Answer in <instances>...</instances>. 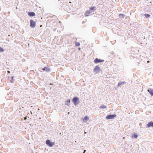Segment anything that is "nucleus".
<instances>
[{"instance_id":"25","label":"nucleus","mask_w":153,"mask_h":153,"mask_svg":"<svg viewBox=\"0 0 153 153\" xmlns=\"http://www.w3.org/2000/svg\"><path fill=\"white\" fill-rule=\"evenodd\" d=\"M85 152V150L84 151V153Z\"/></svg>"},{"instance_id":"20","label":"nucleus","mask_w":153,"mask_h":153,"mask_svg":"<svg viewBox=\"0 0 153 153\" xmlns=\"http://www.w3.org/2000/svg\"><path fill=\"white\" fill-rule=\"evenodd\" d=\"M137 136H138V135L136 134H134V135L133 136V137L135 138H136L137 137Z\"/></svg>"},{"instance_id":"2","label":"nucleus","mask_w":153,"mask_h":153,"mask_svg":"<svg viewBox=\"0 0 153 153\" xmlns=\"http://www.w3.org/2000/svg\"><path fill=\"white\" fill-rule=\"evenodd\" d=\"M93 71L94 72L99 73L100 71V68L98 65H97L93 69Z\"/></svg>"},{"instance_id":"21","label":"nucleus","mask_w":153,"mask_h":153,"mask_svg":"<svg viewBox=\"0 0 153 153\" xmlns=\"http://www.w3.org/2000/svg\"><path fill=\"white\" fill-rule=\"evenodd\" d=\"M4 51V49L0 46V52H3Z\"/></svg>"},{"instance_id":"26","label":"nucleus","mask_w":153,"mask_h":153,"mask_svg":"<svg viewBox=\"0 0 153 153\" xmlns=\"http://www.w3.org/2000/svg\"><path fill=\"white\" fill-rule=\"evenodd\" d=\"M149 62V61H147V62Z\"/></svg>"},{"instance_id":"8","label":"nucleus","mask_w":153,"mask_h":153,"mask_svg":"<svg viewBox=\"0 0 153 153\" xmlns=\"http://www.w3.org/2000/svg\"><path fill=\"white\" fill-rule=\"evenodd\" d=\"M147 91L149 93L150 95L153 96V89L152 88H149Z\"/></svg>"},{"instance_id":"10","label":"nucleus","mask_w":153,"mask_h":153,"mask_svg":"<svg viewBox=\"0 0 153 153\" xmlns=\"http://www.w3.org/2000/svg\"><path fill=\"white\" fill-rule=\"evenodd\" d=\"M91 13V12L90 10H87L85 12V15L86 16H89V15Z\"/></svg>"},{"instance_id":"1","label":"nucleus","mask_w":153,"mask_h":153,"mask_svg":"<svg viewBox=\"0 0 153 153\" xmlns=\"http://www.w3.org/2000/svg\"><path fill=\"white\" fill-rule=\"evenodd\" d=\"M72 101L73 103L75 105H76L78 104V103L77 102H79V98L77 97H75L72 99Z\"/></svg>"},{"instance_id":"6","label":"nucleus","mask_w":153,"mask_h":153,"mask_svg":"<svg viewBox=\"0 0 153 153\" xmlns=\"http://www.w3.org/2000/svg\"><path fill=\"white\" fill-rule=\"evenodd\" d=\"M115 116H116V115L115 114H110L106 116V119L107 120L112 119Z\"/></svg>"},{"instance_id":"19","label":"nucleus","mask_w":153,"mask_h":153,"mask_svg":"<svg viewBox=\"0 0 153 153\" xmlns=\"http://www.w3.org/2000/svg\"><path fill=\"white\" fill-rule=\"evenodd\" d=\"M80 43L79 42H76L75 45L76 46H79L80 45Z\"/></svg>"},{"instance_id":"9","label":"nucleus","mask_w":153,"mask_h":153,"mask_svg":"<svg viewBox=\"0 0 153 153\" xmlns=\"http://www.w3.org/2000/svg\"><path fill=\"white\" fill-rule=\"evenodd\" d=\"M27 14L30 16H35V13L33 12H29Z\"/></svg>"},{"instance_id":"13","label":"nucleus","mask_w":153,"mask_h":153,"mask_svg":"<svg viewBox=\"0 0 153 153\" xmlns=\"http://www.w3.org/2000/svg\"><path fill=\"white\" fill-rule=\"evenodd\" d=\"M126 82H119L118 83L117 86H119L120 85H122L125 84Z\"/></svg>"},{"instance_id":"17","label":"nucleus","mask_w":153,"mask_h":153,"mask_svg":"<svg viewBox=\"0 0 153 153\" xmlns=\"http://www.w3.org/2000/svg\"><path fill=\"white\" fill-rule=\"evenodd\" d=\"M144 16L146 18H148V17H149L150 16V14H149L146 13L144 14Z\"/></svg>"},{"instance_id":"5","label":"nucleus","mask_w":153,"mask_h":153,"mask_svg":"<svg viewBox=\"0 0 153 153\" xmlns=\"http://www.w3.org/2000/svg\"><path fill=\"white\" fill-rule=\"evenodd\" d=\"M104 61V60L98 59V58H96L94 59V62L95 63H99L103 62Z\"/></svg>"},{"instance_id":"15","label":"nucleus","mask_w":153,"mask_h":153,"mask_svg":"<svg viewBox=\"0 0 153 153\" xmlns=\"http://www.w3.org/2000/svg\"><path fill=\"white\" fill-rule=\"evenodd\" d=\"M126 16L125 15L123 14H120L119 15V17L120 18H123Z\"/></svg>"},{"instance_id":"14","label":"nucleus","mask_w":153,"mask_h":153,"mask_svg":"<svg viewBox=\"0 0 153 153\" xmlns=\"http://www.w3.org/2000/svg\"><path fill=\"white\" fill-rule=\"evenodd\" d=\"M89 9L90 10H96V7L94 6L93 7H91L89 8Z\"/></svg>"},{"instance_id":"22","label":"nucleus","mask_w":153,"mask_h":153,"mask_svg":"<svg viewBox=\"0 0 153 153\" xmlns=\"http://www.w3.org/2000/svg\"><path fill=\"white\" fill-rule=\"evenodd\" d=\"M13 78H14V77L13 76L11 77L10 82L12 83H13Z\"/></svg>"},{"instance_id":"24","label":"nucleus","mask_w":153,"mask_h":153,"mask_svg":"<svg viewBox=\"0 0 153 153\" xmlns=\"http://www.w3.org/2000/svg\"><path fill=\"white\" fill-rule=\"evenodd\" d=\"M26 119H27L26 117H25V118H24V119H25V120H26Z\"/></svg>"},{"instance_id":"3","label":"nucleus","mask_w":153,"mask_h":153,"mask_svg":"<svg viewBox=\"0 0 153 153\" xmlns=\"http://www.w3.org/2000/svg\"><path fill=\"white\" fill-rule=\"evenodd\" d=\"M30 26L32 28H34L36 26V23L33 20H30Z\"/></svg>"},{"instance_id":"18","label":"nucleus","mask_w":153,"mask_h":153,"mask_svg":"<svg viewBox=\"0 0 153 153\" xmlns=\"http://www.w3.org/2000/svg\"><path fill=\"white\" fill-rule=\"evenodd\" d=\"M88 119L89 118L88 117V116H85V117L83 120L86 121L88 120Z\"/></svg>"},{"instance_id":"4","label":"nucleus","mask_w":153,"mask_h":153,"mask_svg":"<svg viewBox=\"0 0 153 153\" xmlns=\"http://www.w3.org/2000/svg\"><path fill=\"white\" fill-rule=\"evenodd\" d=\"M46 143L49 147H52L54 144L53 142H51V141L49 140H46Z\"/></svg>"},{"instance_id":"16","label":"nucleus","mask_w":153,"mask_h":153,"mask_svg":"<svg viewBox=\"0 0 153 153\" xmlns=\"http://www.w3.org/2000/svg\"><path fill=\"white\" fill-rule=\"evenodd\" d=\"M106 108V106L104 105H102L100 107V108H103L104 109Z\"/></svg>"},{"instance_id":"7","label":"nucleus","mask_w":153,"mask_h":153,"mask_svg":"<svg viewBox=\"0 0 153 153\" xmlns=\"http://www.w3.org/2000/svg\"><path fill=\"white\" fill-rule=\"evenodd\" d=\"M42 70L43 71H45L46 72H49L51 70L50 68H49L47 67H44L43 68H42Z\"/></svg>"},{"instance_id":"23","label":"nucleus","mask_w":153,"mask_h":153,"mask_svg":"<svg viewBox=\"0 0 153 153\" xmlns=\"http://www.w3.org/2000/svg\"><path fill=\"white\" fill-rule=\"evenodd\" d=\"M7 73H10V71H7Z\"/></svg>"},{"instance_id":"11","label":"nucleus","mask_w":153,"mask_h":153,"mask_svg":"<svg viewBox=\"0 0 153 153\" xmlns=\"http://www.w3.org/2000/svg\"><path fill=\"white\" fill-rule=\"evenodd\" d=\"M147 127L148 128H149L151 127H153V122L151 121L149 122L147 124Z\"/></svg>"},{"instance_id":"12","label":"nucleus","mask_w":153,"mask_h":153,"mask_svg":"<svg viewBox=\"0 0 153 153\" xmlns=\"http://www.w3.org/2000/svg\"><path fill=\"white\" fill-rule=\"evenodd\" d=\"M70 100L69 99H68L65 102L66 105H68L70 104Z\"/></svg>"}]
</instances>
